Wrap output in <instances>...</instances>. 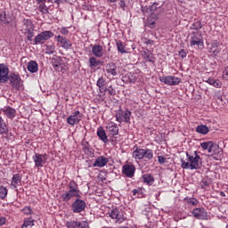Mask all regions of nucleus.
I'll return each mask as SVG.
<instances>
[{"label": "nucleus", "mask_w": 228, "mask_h": 228, "mask_svg": "<svg viewBox=\"0 0 228 228\" xmlns=\"http://www.w3.org/2000/svg\"><path fill=\"white\" fill-rule=\"evenodd\" d=\"M27 69L28 72H31V74H35V72H38V64L37 63V61H30L28 63Z\"/></svg>", "instance_id": "a878e982"}, {"label": "nucleus", "mask_w": 228, "mask_h": 228, "mask_svg": "<svg viewBox=\"0 0 228 228\" xmlns=\"http://www.w3.org/2000/svg\"><path fill=\"white\" fill-rule=\"evenodd\" d=\"M200 187L204 190V189H206V187L207 186H209V182L208 181V180H202L201 182H200Z\"/></svg>", "instance_id": "4d7b16f0"}, {"label": "nucleus", "mask_w": 228, "mask_h": 228, "mask_svg": "<svg viewBox=\"0 0 228 228\" xmlns=\"http://www.w3.org/2000/svg\"><path fill=\"white\" fill-rule=\"evenodd\" d=\"M217 147V144L212 142V144H210V148L208 149V154L211 156L216 151Z\"/></svg>", "instance_id": "603ef678"}, {"label": "nucleus", "mask_w": 228, "mask_h": 228, "mask_svg": "<svg viewBox=\"0 0 228 228\" xmlns=\"http://www.w3.org/2000/svg\"><path fill=\"white\" fill-rule=\"evenodd\" d=\"M99 65H102V61L95 57L89 58V67L90 69H95L99 67Z\"/></svg>", "instance_id": "393cba45"}, {"label": "nucleus", "mask_w": 228, "mask_h": 228, "mask_svg": "<svg viewBox=\"0 0 228 228\" xmlns=\"http://www.w3.org/2000/svg\"><path fill=\"white\" fill-rule=\"evenodd\" d=\"M213 142L208 141V142H204L200 143V147L203 149V151H209V148L211 147V144Z\"/></svg>", "instance_id": "de8ad7c7"}, {"label": "nucleus", "mask_w": 228, "mask_h": 228, "mask_svg": "<svg viewBox=\"0 0 228 228\" xmlns=\"http://www.w3.org/2000/svg\"><path fill=\"white\" fill-rule=\"evenodd\" d=\"M187 161L183 159H181V167L185 170H199L202 167V158L200 155L197 154V151H194L193 155L188 154L186 152Z\"/></svg>", "instance_id": "f03ea898"}, {"label": "nucleus", "mask_w": 228, "mask_h": 228, "mask_svg": "<svg viewBox=\"0 0 228 228\" xmlns=\"http://www.w3.org/2000/svg\"><path fill=\"white\" fill-rule=\"evenodd\" d=\"M142 181L143 183H146L148 186H152V183H154V177L151 175H143Z\"/></svg>", "instance_id": "e433bc0d"}, {"label": "nucleus", "mask_w": 228, "mask_h": 228, "mask_svg": "<svg viewBox=\"0 0 228 228\" xmlns=\"http://www.w3.org/2000/svg\"><path fill=\"white\" fill-rule=\"evenodd\" d=\"M83 114L79 110H77L68 117L67 122L69 124V126H76L81 122Z\"/></svg>", "instance_id": "1a4fd4ad"}, {"label": "nucleus", "mask_w": 228, "mask_h": 228, "mask_svg": "<svg viewBox=\"0 0 228 228\" xmlns=\"http://www.w3.org/2000/svg\"><path fill=\"white\" fill-rule=\"evenodd\" d=\"M109 216L112 220H116L118 224H122L124 220V216L120 215V211H118V208H113L110 213Z\"/></svg>", "instance_id": "dca6fc26"}, {"label": "nucleus", "mask_w": 228, "mask_h": 228, "mask_svg": "<svg viewBox=\"0 0 228 228\" xmlns=\"http://www.w3.org/2000/svg\"><path fill=\"white\" fill-rule=\"evenodd\" d=\"M27 33H28V36H27V40H28V42H31L33 40V37H35V32L34 31V28L32 29H28V30H26Z\"/></svg>", "instance_id": "8fccbe9b"}, {"label": "nucleus", "mask_w": 228, "mask_h": 228, "mask_svg": "<svg viewBox=\"0 0 228 228\" xmlns=\"http://www.w3.org/2000/svg\"><path fill=\"white\" fill-rule=\"evenodd\" d=\"M0 113H4L6 118L13 120L14 117L17 115V110L14 108L7 106L0 109Z\"/></svg>", "instance_id": "f8f14e48"}, {"label": "nucleus", "mask_w": 228, "mask_h": 228, "mask_svg": "<svg viewBox=\"0 0 228 228\" xmlns=\"http://www.w3.org/2000/svg\"><path fill=\"white\" fill-rule=\"evenodd\" d=\"M124 80L126 83H136V77H134L133 75H128L126 77H124Z\"/></svg>", "instance_id": "09e8293b"}, {"label": "nucleus", "mask_w": 228, "mask_h": 228, "mask_svg": "<svg viewBox=\"0 0 228 228\" xmlns=\"http://www.w3.org/2000/svg\"><path fill=\"white\" fill-rule=\"evenodd\" d=\"M219 47H220V43H218V41L216 40H214L210 43L208 53H210L212 56H218V53L221 51Z\"/></svg>", "instance_id": "f3484780"}, {"label": "nucleus", "mask_w": 228, "mask_h": 228, "mask_svg": "<svg viewBox=\"0 0 228 228\" xmlns=\"http://www.w3.org/2000/svg\"><path fill=\"white\" fill-rule=\"evenodd\" d=\"M0 20L4 22V24H10V22H12V18L6 15V12H2L0 13Z\"/></svg>", "instance_id": "4c0bfd02"}, {"label": "nucleus", "mask_w": 228, "mask_h": 228, "mask_svg": "<svg viewBox=\"0 0 228 228\" xmlns=\"http://www.w3.org/2000/svg\"><path fill=\"white\" fill-rule=\"evenodd\" d=\"M92 53L95 58H102L104 56V48L101 45H94L92 46Z\"/></svg>", "instance_id": "a211bd4d"}, {"label": "nucleus", "mask_w": 228, "mask_h": 228, "mask_svg": "<svg viewBox=\"0 0 228 228\" xmlns=\"http://www.w3.org/2000/svg\"><path fill=\"white\" fill-rule=\"evenodd\" d=\"M74 197L76 199H81V191L69 190L61 195V199L63 200V202H69V200L74 199Z\"/></svg>", "instance_id": "9d476101"}, {"label": "nucleus", "mask_w": 228, "mask_h": 228, "mask_svg": "<svg viewBox=\"0 0 228 228\" xmlns=\"http://www.w3.org/2000/svg\"><path fill=\"white\" fill-rule=\"evenodd\" d=\"M38 8H39V12H41L43 15L49 13V8H47L45 4H41Z\"/></svg>", "instance_id": "49530a36"}, {"label": "nucleus", "mask_w": 228, "mask_h": 228, "mask_svg": "<svg viewBox=\"0 0 228 228\" xmlns=\"http://www.w3.org/2000/svg\"><path fill=\"white\" fill-rule=\"evenodd\" d=\"M119 6H120V8H126V2L123 1V0H121V1L119 2Z\"/></svg>", "instance_id": "0e129e2a"}, {"label": "nucleus", "mask_w": 228, "mask_h": 228, "mask_svg": "<svg viewBox=\"0 0 228 228\" xmlns=\"http://www.w3.org/2000/svg\"><path fill=\"white\" fill-rule=\"evenodd\" d=\"M53 37H54V33H53V31L45 30L34 38V45H43V44H45V42L50 40V38H53Z\"/></svg>", "instance_id": "7ed1b4c3"}, {"label": "nucleus", "mask_w": 228, "mask_h": 228, "mask_svg": "<svg viewBox=\"0 0 228 228\" xmlns=\"http://www.w3.org/2000/svg\"><path fill=\"white\" fill-rule=\"evenodd\" d=\"M145 44H147L148 45H151V44H154V41L151 39H148L146 40Z\"/></svg>", "instance_id": "338daca9"}, {"label": "nucleus", "mask_w": 228, "mask_h": 228, "mask_svg": "<svg viewBox=\"0 0 228 228\" xmlns=\"http://www.w3.org/2000/svg\"><path fill=\"white\" fill-rule=\"evenodd\" d=\"M60 29V33H61V35H69V28H67L66 27H61Z\"/></svg>", "instance_id": "13d9d810"}, {"label": "nucleus", "mask_w": 228, "mask_h": 228, "mask_svg": "<svg viewBox=\"0 0 228 228\" xmlns=\"http://www.w3.org/2000/svg\"><path fill=\"white\" fill-rule=\"evenodd\" d=\"M33 225H35V220L31 218H27L24 220L21 228H31L33 227Z\"/></svg>", "instance_id": "a19ab883"}, {"label": "nucleus", "mask_w": 228, "mask_h": 228, "mask_svg": "<svg viewBox=\"0 0 228 228\" xmlns=\"http://www.w3.org/2000/svg\"><path fill=\"white\" fill-rule=\"evenodd\" d=\"M143 152L144 149L136 147L133 152V158H134V159H143Z\"/></svg>", "instance_id": "bb28decb"}, {"label": "nucleus", "mask_w": 228, "mask_h": 228, "mask_svg": "<svg viewBox=\"0 0 228 228\" xmlns=\"http://www.w3.org/2000/svg\"><path fill=\"white\" fill-rule=\"evenodd\" d=\"M197 133L200 134H208L209 133V128L206 125H200L196 127Z\"/></svg>", "instance_id": "473e14b6"}, {"label": "nucleus", "mask_w": 228, "mask_h": 228, "mask_svg": "<svg viewBox=\"0 0 228 228\" xmlns=\"http://www.w3.org/2000/svg\"><path fill=\"white\" fill-rule=\"evenodd\" d=\"M32 159L35 163L36 168L40 169L44 165H45V163H47V154L35 153Z\"/></svg>", "instance_id": "0eeeda50"}, {"label": "nucleus", "mask_w": 228, "mask_h": 228, "mask_svg": "<svg viewBox=\"0 0 228 228\" xmlns=\"http://www.w3.org/2000/svg\"><path fill=\"white\" fill-rule=\"evenodd\" d=\"M161 83L168 85L169 86H175L181 83V78L174 76H167L160 77Z\"/></svg>", "instance_id": "9b49d317"}, {"label": "nucleus", "mask_w": 228, "mask_h": 228, "mask_svg": "<svg viewBox=\"0 0 228 228\" xmlns=\"http://www.w3.org/2000/svg\"><path fill=\"white\" fill-rule=\"evenodd\" d=\"M223 77L224 79H228V67H226L223 72Z\"/></svg>", "instance_id": "052dcab7"}, {"label": "nucleus", "mask_w": 228, "mask_h": 228, "mask_svg": "<svg viewBox=\"0 0 228 228\" xmlns=\"http://www.w3.org/2000/svg\"><path fill=\"white\" fill-rule=\"evenodd\" d=\"M55 39L59 44H61L62 49L69 51V49L72 48V42L67 39V37L59 35L55 37Z\"/></svg>", "instance_id": "ddd939ff"}, {"label": "nucleus", "mask_w": 228, "mask_h": 228, "mask_svg": "<svg viewBox=\"0 0 228 228\" xmlns=\"http://www.w3.org/2000/svg\"><path fill=\"white\" fill-rule=\"evenodd\" d=\"M210 156L213 159H216V161H220V159H222V156H224V151L218 146Z\"/></svg>", "instance_id": "b1692460"}, {"label": "nucleus", "mask_w": 228, "mask_h": 228, "mask_svg": "<svg viewBox=\"0 0 228 228\" xmlns=\"http://www.w3.org/2000/svg\"><path fill=\"white\" fill-rule=\"evenodd\" d=\"M191 29H195L196 31H199V29H202V22L200 20L193 22L191 26Z\"/></svg>", "instance_id": "a18cd8bd"}, {"label": "nucleus", "mask_w": 228, "mask_h": 228, "mask_svg": "<svg viewBox=\"0 0 228 228\" xmlns=\"http://www.w3.org/2000/svg\"><path fill=\"white\" fill-rule=\"evenodd\" d=\"M107 74L110 76H118V69L114 62H110L105 67Z\"/></svg>", "instance_id": "aec40b11"}, {"label": "nucleus", "mask_w": 228, "mask_h": 228, "mask_svg": "<svg viewBox=\"0 0 228 228\" xmlns=\"http://www.w3.org/2000/svg\"><path fill=\"white\" fill-rule=\"evenodd\" d=\"M56 53V46L52 45H47L45 46V54H54Z\"/></svg>", "instance_id": "79ce46f5"}, {"label": "nucleus", "mask_w": 228, "mask_h": 228, "mask_svg": "<svg viewBox=\"0 0 228 228\" xmlns=\"http://www.w3.org/2000/svg\"><path fill=\"white\" fill-rule=\"evenodd\" d=\"M156 20H158V15L156 13H151L147 18L148 28L152 29L156 25Z\"/></svg>", "instance_id": "5701e85b"}, {"label": "nucleus", "mask_w": 228, "mask_h": 228, "mask_svg": "<svg viewBox=\"0 0 228 228\" xmlns=\"http://www.w3.org/2000/svg\"><path fill=\"white\" fill-rule=\"evenodd\" d=\"M197 220H208V212L205 208H196L191 212Z\"/></svg>", "instance_id": "6e6552de"}, {"label": "nucleus", "mask_w": 228, "mask_h": 228, "mask_svg": "<svg viewBox=\"0 0 228 228\" xmlns=\"http://www.w3.org/2000/svg\"><path fill=\"white\" fill-rule=\"evenodd\" d=\"M103 92H109L110 95H115L117 94V91L112 86L103 89Z\"/></svg>", "instance_id": "5fc2aeb1"}, {"label": "nucleus", "mask_w": 228, "mask_h": 228, "mask_svg": "<svg viewBox=\"0 0 228 228\" xmlns=\"http://www.w3.org/2000/svg\"><path fill=\"white\" fill-rule=\"evenodd\" d=\"M96 86L100 89V92H103L104 86H106V79L104 77H100L96 82Z\"/></svg>", "instance_id": "58836bf2"}, {"label": "nucleus", "mask_w": 228, "mask_h": 228, "mask_svg": "<svg viewBox=\"0 0 228 228\" xmlns=\"http://www.w3.org/2000/svg\"><path fill=\"white\" fill-rule=\"evenodd\" d=\"M53 68L57 69V70H59L60 72H65L67 70V69H65V68H63V64H61V63L53 64Z\"/></svg>", "instance_id": "3c124183"}, {"label": "nucleus", "mask_w": 228, "mask_h": 228, "mask_svg": "<svg viewBox=\"0 0 228 228\" xmlns=\"http://www.w3.org/2000/svg\"><path fill=\"white\" fill-rule=\"evenodd\" d=\"M142 57L145 59L146 61H150V63H154V54L151 53V51L146 50L142 53Z\"/></svg>", "instance_id": "c756f323"}, {"label": "nucleus", "mask_w": 228, "mask_h": 228, "mask_svg": "<svg viewBox=\"0 0 228 228\" xmlns=\"http://www.w3.org/2000/svg\"><path fill=\"white\" fill-rule=\"evenodd\" d=\"M22 212L24 213V215H32L33 214V210L31 209V207H25L22 209Z\"/></svg>", "instance_id": "864d4df0"}, {"label": "nucleus", "mask_w": 228, "mask_h": 228, "mask_svg": "<svg viewBox=\"0 0 228 228\" xmlns=\"http://www.w3.org/2000/svg\"><path fill=\"white\" fill-rule=\"evenodd\" d=\"M68 186H69V189L70 191H79V185H77V183L74 180L70 181V182L69 183Z\"/></svg>", "instance_id": "37998d69"}, {"label": "nucleus", "mask_w": 228, "mask_h": 228, "mask_svg": "<svg viewBox=\"0 0 228 228\" xmlns=\"http://www.w3.org/2000/svg\"><path fill=\"white\" fill-rule=\"evenodd\" d=\"M206 83H208V85H211L212 86H215V88H222V82L218 79H213L208 78L206 80Z\"/></svg>", "instance_id": "2f4dec72"}, {"label": "nucleus", "mask_w": 228, "mask_h": 228, "mask_svg": "<svg viewBox=\"0 0 228 228\" xmlns=\"http://www.w3.org/2000/svg\"><path fill=\"white\" fill-rule=\"evenodd\" d=\"M22 23H23V26L25 27V28H24V30H25V31H29V30H31V29H34V28H33V21H31V20H29V19H24L23 21H22Z\"/></svg>", "instance_id": "f704fd0d"}, {"label": "nucleus", "mask_w": 228, "mask_h": 228, "mask_svg": "<svg viewBox=\"0 0 228 228\" xmlns=\"http://www.w3.org/2000/svg\"><path fill=\"white\" fill-rule=\"evenodd\" d=\"M97 136L103 142V143H108V135H106V131L102 128H98Z\"/></svg>", "instance_id": "cd10ccee"}, {"label": "nucleus", "mask_w": 228, "mask_h": 228, "mask_svg": "<svg viewBox=\"0 0 228 228\" xmlns=\"http://www.w3.org/2000/svg\"><path fill=\"white\" fill-rule=\"evenodd\" d=\"M110 159L104 156L98 157L93 164V167H98L99 168H102V167H106Z\"/></svg>", "instance_id": "6ab92c4d"}, {"label": "nucleus", "mask_w": 228, "mask_h": 228, "mask_svg": "<svg viewBox=\"0 0 228 228\" xmlns=\"http://www.w3.org/2000/svg\"><path fill=\"white\" fill-rule=\"evenodd\" d=\"M137 193H140V189L133 190V195L135 196Z\"/></svg>", "instance_id": "69168bd1"}, {"label": "nucleus", "mask_w": 228, "mask_h": 228, "mask_svg": "<svg viewBox=\"0 0 228 228\" xmlns=\"http://www.w3.org/2000/svg\"><path fill=\"white\" fill-rule=\"evenodd\" d=\"M178 55L180 56V58H186V56H188V53H186V50L184 49H181L179 52H178Z\"/></svg>", "instance_id": "6e6d98bb"}, {"label": "nucleus", "mask_w": 228, "mask_h": 228, "mask_svg": "<svg viewBox=\"0 0 228 228\" xmlns=\"http://www.w3.org/2000/svg\"><path fill=\"white\" fill-rule=\"evenodd\" d=\"M131 110H126L124 111L122 109H119L116 113V120L119 124H122V122H125V124H129V122H131Z\"/></svg>", "instance_id": "20e7f679"}, {"label": "nucleus", "mask_w": 228, "mask_h": 228, "mask_svg": "<svg viewBox=\"0 0 228 228\" xmlns=\"http://www.w3.org/2000/svg\"><path fill=\"white\" fill-rule=\"evenodd\" d=\"M22 181V177L20 174H15L12 176L11 186H13L14 188H17V184H20Z\"/></svg>", "instance_id": "7c9ffc66"}, {"label": "nucleus", "mask_w": 228, "mask_h": 228, "mask_svg": "<svg viewBox=\"0 0 228 228\" xmlns=\"http://www.w3.org/2000/svg\"><path fill=\"white\" fill-rule=\"evenodd\" d=\"M122 172L126 177H134V172H136V167H134L133 165L126 164L123 166Z\"/></svg>", "instance_id": "2eb2a0df"}, {"label": "nucleus", "mask_w": 228, "mask_h": 228, "mask_svg": "<svg viewBox=\"0 0 228 228\" xmlns=\"http://www.w3.org/2000/svg\"><path fill=\"white\" fill-rule=\"evenodd\" d=\"M158 161H159V163H160V165H163V164L167 163V159L163 156H159Z\"/></svg>", "instance_id": "bf43d9fd"}, {"label": "nucleus", "mask_w": 228, "mask_h": 228, "mask_svg": "<svg viewBox=\"0 0 228 228\" xmlns=\"http://www.w3.org/2000/svg\"><path fill=\"white\" fill-rule=\"evenodd\" d=\"M158 8H159V4L158 3H154L153 4L150 5L149 7H145V6H142L141 7V12L143 13V15H145V13H154V12H156V10H158Z\"/></svg>", "instance_id": "412c9836"}, {"label": "nucleus", "mask_w": 228, "mask_h": 228, "mask_svg": "<svg viewBox=\"0 0 228 228\" xmlns=\"http://www.w3.org/2000/svg\"><path fill=\"white\" fill-rule=\"evenodd\" d=\"M54 3L60 6V4H65L67 3V0H55Z\"/></svg>", "instance_id": "680f3d73"}, {"label": "nucleus", "mask_w": 228, "mask_h": 228, "mask_svg": "<svg viewBox=\"0 0 228 228\" xmlns=\"http://www.w3.org/2000/svg\"><path fill=\"white\" fill-rule=\"evenodd\" d=\"M67 228H90L88 222L83 221L82 223L79 221H68L66 223Z\"/></svg>", "instance_id": "4468645a"}, {"label": "nucleus", "mask_w": 228, "mask_h": 228, "mask_svg": "<svg viewBox=\"0 0 228 228\" xmlns=\"http://www.w3.org/2000/svg\"><path fill=\"white\" fill-rule=\"evenodd\" d=\"M118 53L121 54H127V50H126V45L122 41H117L116 43Z\"/></svg>", "instance_id": "72a5a7b5"}, {"label": "nucleus", "mask_w": 228, "mask_h": 228, "mask_svg": "<svg viewBox=\"0 0 228 228\" xmlns=\"http://www.w3.org/2000/svg\"><path fill=\"white\" fill-rule=\"evenodd\" d=\"M7 196H8V189H6V187L1 185L0 186V199L3 200L4 199H6Z\"/></svg>", "instance_id": "c03bdc74"}, {"label": "nucleus", "mask_w": 228, "mask_h": 228, "mask_svg": "<svg viewBox=\"0 0 228 228\" xmlns=\"http://www.w3.org/2000/svg\"><path fill=\"white\" fill-rule=\"evenodd\" d=\"M6 224V219L4 217H0V225H4Z\"/></svg>", "instance_id": "e2e57ef3"}, {"label": "nucleus", "mask_w": 228, "mask_h": 228, "mask_svg": "<svg viewBox=\"0 0 228 228\" xmlns=\"http://www.w3.org/2000/svg\"><path fill=\"white\" fill-rule=\"evenodd\" d=\"M191 47L198 45V47H204V38L200 32H191L190 35Z\"/></svg>", "instance_id": "39448f33"}, {"label": "nucleus", "mask_w": 228, "mask_h": 228, "mask_svg": "<svg viewBox=\"0 0 228 228\" xmlns=\"http://www.w3.org/2000/svg\"><path fill=\"white\" fill-rule=\"evenodd\" d=\"M184 202H186V204H188V206H198L199 205V200L196 198H190V197H186L184 198Z\"/></svg>", "instance_id": "c9c22d12"}, {"label": "nucleus", "mask_w": 228, "mask_h": 228, "mask_svg": "<svg viewBox=\"0 0 228 228\" xmlns=\"http://www.w3.org/2000/svg\"><path fill=\"white\" fill-rule=\"evenodd\" d=\"M107 133L110 136H117L118 134V126L115 123H109L107 126Z\"/></svg>", "instance_id": "4be33fe9"}, {"label": "nucleus", "mask_w": 228, "mask_h": 228, "mask_svg": "<svg viewBox=\"0 0 228 228\" xmlns=\"http://www.w3.org/2000/svg\"><path fill=\"white\" fill-rule=\"evenodd\" d=\"M143 158H145V159H148L149 161H151V159H152V158H154V152L152 151V150L144 149Z\"/></svg>", "instance_id": "ea45409f"}, {"label": "nucleus", "mask_w": 228, "mask_h": 228, "mask_svg": "<svg viewBox=\"0 0 228 228\" xmlns=\"http://www.w3.org/2000/svg\"><path fill=\"white\" fill-rule=\"evenodd\" d=\"M46 0H36V2L37 3V4H43L44 3H45Z\"/></svg>", "instance_id": "774afa93"}, {"label": "nucleus", "mask_w": 228, "mask_h": 228, "mask_svg": "<svg viewBox=\"0 0 228 228\" xmlns=\"http://www.w3.org/2000/svg\"><path fill=\"white\" fill-rule=\"evenodd\" d=\"M0 134H8V126H6V122L0 116Z\"/></svg>", "instance_id": "c85d7f7f"}, {"label": "nucleus", "mask_w": 228, "mask_h": 228, "mask_svg": "<svg viewBox=\"0 0 228 228\" xmlns=\"http://www.w3.org/2000/svg\"><path fill=\"white\" fill-rule=\"evenodd\" d=\"M12 86L13 90H17L18 92L22 90V86H24L22 78H20V75L16 73L10 74V69L6 64H0V83H8Z\"/></svg>", "instance_id": "f257e3e1"}, {"label": "nucleus", "mask_w": 228, "mask_h": 228, "mask_svg": "<svg viewBox=\"0 0 228 228\" xmlns=\"http://www.w3.org/2000/svg\"><path fill=\"white\" fill-rule=\"evenodd\" d=\"M86 209V201L81 200V198H77L73 203L71 204V210L74 213H83Z\"/></svg>", "instance_id": "423d86ee"}]
</instances>
